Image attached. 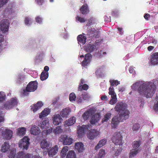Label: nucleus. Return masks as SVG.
<instances>
[{"instance_id":"nucleus-29","label":"nucleus","mask_w":158,"mask_h":158,"mask_svg":"<svg viewBox=\"0 0 158 158\" xmlns=\"http://www.w3.org/2000/svg\"><path fill=\"white\" fill-rule=\"evenodd\" d=\"M140 148H138L137 150L134 149H132L130 150V152L129 153V158H131L136 156L140 152Z\"/></svg>"},{"instance_id":"nucleus-2","label":"nucleus","mask_w":158,"mask_h":158,"mask_svg":"<svg viewBox=\"0 0 158 158\" xmlns=\"http://www.w3.org/2000/svg\"><path fill=\"white\" fill-rule=\"evenodd\" d=\"M127 104L122 102H118L114 107L115 111L118 112V117L115 116L112 119L111 126L115 128L119 122H123L128 118L130 112L127 109Z\"/></svg>"},{"instance_id":"nucleus-17","label":"nucleus","mask_w":158,"mask_h":158,"mask_svg":"<svg viewBox=\"0 0 158 158\" xmlns=\"http://www.w3.org/2000/svg\"><path fill=\"white\" fill-rule=\"evenodd\" d=\"M94 113L93 109L91 108L85 111L82 115V117L84 120H87L89 117Z\"/></svg>"},{"instance_id":"nucleus-41","label":"nucleus","mask_w":158,"mask_h":158,"mask_svg":"<svg viewBox=\"0 0 158 158\" xmlns=\"http://www.w3.org/2000/svg\"><path fill=\"white\" fill-rule=\"evenodd\" d=\"M111 114L110 113H107L104 116L102 119V122H107L110 118Z\"/></svg>"},{"instance_id":"nucleus-11","label":"nucleus","mask_w":158,"mask_h":158,"mask_svg":"<svg viewBox=\"0 0 158 158\" xmlns=\"http://www.w3.org/2000/svg\"><path fill=\"white\" fill-rule=\"evenodd\" d=\"M150 61L152 65L158 64V52L153 53L151 55Z\"/></svg>"},{"instance_id":"nucleus-18","label":"nucleus","mask_w":158,"mask_h":158,"mask_svg":"<svg viewBox=\"0 0 158 158\" xmlns=\"http://www.w3.org/2000/svg\"><path fill=\"white\" fill-rule=\"evenodd\" d=\"M88 128L86 126L83 125L82 127H78L77 134L80 137H81L84 134V132Z\"/></svg>"},{"instance_id":"nucleus-60","label":"nucleus","mask_w":158,"mask_h":158,"mask_svg":"<svg viewBox=\"0 0 158 158\" xmlns=\"http://www.w3.org/2000/svg\"><path fill=\"white\" fill-rule=\"evenodd\" d=\"M84 82V80L82 79H81V81L80 84V85H79V86L78 87V90H79V91H81L82 90V89L81 88V87L82 86V85L83 84Z\"/></svg>"},{"instance_id":"nucleus-19","label":"nucleus","mask_w":158,"mask_h":158,"mask_svg":"<svg viewBox=\"0 0 158 158\" xmlns=\"http://www.w3.org/2000/svg\"><path fill=\"white\" fill-rule=\"evenodd\" d=\"M40 131L39 127L35 125L32 126L30 129L31 134L35 135H39Z\"/></svg>"},{"instance_id":"nucleus-64","label":"nucleus","mask_w":158,"mask_h":158,"mask_svg":"<svg viewBox=\"0 0 158 158\" xmlns=\"http://www.w3.org/2000/svg\"><path fill=\"white\" fill-rule=\"evenodd\" d=\"M150 17V15L149 14H145L144 17V18L147 20H148L149 19V18Z\"/></svg>"},{"instance_id":"nucleus-49","label":"nucleus","mask_w":158,"mask_h":158,"mask_svg":"<svg viewBox=\"0 0 158 158\" xmlns=\"http://www.w3.org/2000/svg\"><path fill=\"white\" fill-rule=\"evenodd\" d=\"M16 154V151L15 149H13L10 151L9 155V158H14Z\"/></svg>"},{"instance_id":"nucleus-27","label":"nucleus","mask_w":158,"mask_h":158,"mask_svg":"<svg viewBox=\"0 0 158 158\" xmlns=\"http://www.w3.org/2000/svg\"><path fill=\"white\" fill-rule=\"evenodd\" d=\"M38 125L42 129L46 128L49 126V121L48 119L44 120V121H41Z\"/></svg>"},{"instance_id":"nucleus-25","label":"nucleus","mask_w":158,"mask_h":158,"mask_svg":"<svg viewBox=\"0 0 158 158\" xmlns=\"http://www.w3.org/2000/svg\"><path fill=\"white\" fill-rule=\"evenodd\" d=\"M75 118L74 117H73L64 122V125L65 127L72 125L75 123Z\"/></svg>"},{"instance_id":"nucleus-51","label":"nucleus","mask_w":158,"mask_h":158,"mask_svg":"<svg viewBox=\"0 0 158 158\" xmlns=\"http://www.w3.org/2000/svg\"><path fill=\"white\" fill-rule=\"evenodd\" d=\"M76 20L81 23H83L85 22V20L83 18L81 17L78 16H77L76 17Z\"/></svg>"},{"instance_id":"nucleus-13","label":"nucleus","mask_w":158,"mask_h":158,"mask_svg":"<svg viewBox=\"0 0 158 158\" xmlns=\"http://www.w3.org/2000/svg\"><path fill=\"white\" fill-rule=\"evenodd\" d=\"M92 57V55L90 53H88L86 54L83 60L81 63V65L84 67L87 66L90 62Z\"/></svg>"},{"instance_id":"nucleus-34","label":"nucleus","mask_w":158,"mask_h":158,"mask_svg":"<svg viewBox=\"0 0 158 158\" xmlns=\"http://www.w3.org/2000/svg\"><path fill=\"white\" fill-rule=\"evenodd\" d=\"M26 130V128L24 127L18 128L17 134L19 136H23L25 134Z\"/></svg>"},{"instance_id":"nucleus-21","label":"nucleus","mask_w":158,"mask_h":158,"mask_svg":"<svg viewBox=\"0 0 158 158\" xmlns=\"http://www.w3.org/2000/svg\"><path fill=\"white\" fill-rule=\"evenodd\" d=\"M86 37L83 35H80L77 37L78 43L81 45L84 44L86 42Z\"/></svg>"},{"instance_id":"nucleus-47","label":"nucleus","mask_w":158,"mask_h":158,"mask_svg":"<svg viewBox=\"0 0 158 158\" xmlns=\"http://www.w3.org/2000/svg\"><path fill=\"white\" fill-rule=\"evenodd\" d=\"M28 90H29L28 89H27V88L26 87L25 89H23L21 91V95L23 96L28 95L29 94V92H30V91Z\"/></svg>"},{"instance_id":"nucleus-61","label":"nucleus","mask_w":158,"mask_h":158,"mask_svg":"<svg viewBox=\"0 0 158 158\" xmlns=\"http://www.w3.org/2000/svg\"><path fill=\"white\" fill-rule=\"evenodd\" d=\"M36 2L39 5H41L44 2V0H35Z\"/></svg>"},{"instance_id":"nucleus-33","label":"nucleus","mask_w":158,"mask_h":158,"mask_svg":"<svg viewBox=\"0 0 158 158\" xmlns=\"http://www.w3.org/2000/svg\"><path fill=\"white\" fill-rule=\"evenodd\" d=\"M107 140L106 139H103L100 140L98 143L97 144L95 147V149L97 150L105 144Z\"/></svg>"},{"instance_id":"nucleus-43","label":"nucleus","mask_w":158,"mask_h":158,"mask_svg":"<svg viewBox=\"0 0 158 158\" xmlns=\"http://www.w3.org/2000/svg\"><path fill=\"white\" fill-rule=\"evenodd\" d=\"M105 155V150L104 149H101L96 157V158H102Z\"/></svg>"},{"instance_id":"nucleus-40","label":"nucleus","mask_w":158,"mask_h":158,"mask_svg":"<svg viewBox=\"0 0 158 158\" xmlns=\"http://www.w3.org/2000/svg\"><path fill=\"white\" fill-rule=\"evenodd\" d=\"M32 19L29 17H26L24 19V23L26 25H30L32 23Z\"/></svg>"},{"instance_id":"nucleus-32","label":"nucleus","mask_w":158,"mask_h":158,"mask_svg":"<svg viewBox=\"0 0 158 158\" xmlns=\"http://www.w3.org/2000/svg\"><path fill=\"white\" fill-rule=\"evenodd\" d=\"M50 111V110L49 109L45 108L40 114L39 118H42L43 117H46L49 114Z\"/></svg>"},{"instance_id":"nucleus-35","label":"nucleus","mask_w":158,"mask_h":158,"mask_svg":"<svg viewBox=\"0 0 158 158\" xmlns=\"http://www.w3.org/2000/svg\"><path fill=\"white\" fill-rule=\"evenodd\" d=\"M141 144V141L140 140L134 141L132 143V147L134 149H138L140 148H139Z\"/></svg>"},{"instance_id":"nucleus-54","label":"nucleus","mask_w":158,"mask_h":158,"mask_svg":"<svg viewBox=\"0 0 158 158\" xmlns=\"http://www.w3.org/2000/svg\"><path fill=\"white\" fill-rule=\"evenodd\" d=\"M119 148L118 149H117L115 152L114 155L116 156H118L122 151V149L121 148V146L120 147H119Z\"/></svg>"},{"instance_id":"nucleus-31","label":"nucleus","mask_w":158,"mask_h":158,"mask_svg":"<svg viewBox=\"0 0 158 158\" xmlns=\"http://www.w3.org/2000/svg\"><path fill=\"white\" fill-rule=\"evenodd\" d=\"M10 145L8 142H6L2 145L1 149V151L2 152H6L9 150Z\"/></svg>"},{"instance_id":"nucleus-4","label":"nucleus","mask_w":158,"mask_h":158,"mask_svg":"<svg viewBox=\"0 0 158 158\" xmlns=\"http://www.w3.org/2000/svg\"><path fill=\"white\" fill-rule=\"evenodd\" d=\"M18 101L16 98H13L4 104V107L6 110H9L16 105Z\"/></svg>"},{"instance_id":"nucleus-22","label":"nucleus","mask_w":158,"mask_h":158,"mask_svg":"<svg viewBox=\"0 0 158 158\" xmlns=\"http://www.w3.org/2000/svg\"><path fill=\"white\" fill-rule=\"evenodd\" d=\"M71 110L69 108H65L60 112V114L63 118H67L68 117Z\"/></svg>"},{"instance_id":"nucleus-63","label":"nucleus","mask_w":158,"mask_h":158,"mask_svg":"<svg viewBox=\"0 0 158 158\" xmlns=\"http://www.w3.org/2000/svg\"><path fill=\"white\" fill-rule=\"evenodd\" d=\"M101 99L102 101H106L108 100L107 97L106 95H102L101 97Z\"/></svg>"},{"instance_id":"nucleus-46","label":"nucleus","mask_w":158,"mask_h":158,"mask_svg":"<svg viewBox=\"0 0 158 158\" xmlns=\"http://www.w3.org/2000/svg\"><path fill=\"white\" fill-rule=\"evenodd\" d=\"M82 98L84 100H88L90 98V96L87 93H85L82 94Z\"/></svg>"},{"instance_id":"nucleus-62","label":"nucleus","mask_w":158,"mask_h":158,"mask_svg":"<svg viewBox=\"0 0 158 158\" xmlns=\"http://www.w3.org/2000/svg\"><path fill=\"white\" fill-rule=\"evenodd\" d=\"M129 70L130 73H131L134 74V73H135V70L133 67L131 66L129 68Z\"/></svg>"},{"instance_id":"nucleus-37","label":"nucleus","mask_w":158,"mask_h":158,"mask_svg":"<svg viewBox=\"0 0 158 158\" xmlns=\"http://www.w3.org/2000/svg\"><path fill=\"white\" fill-rule=\"evenodd\" d=\"M68 150L69 148L67 146H65L63 148L60 153V155L61 157L64 158L65 157L67 152L68 151Z\"/></svg>"},{"instance_id":"nucleus-20","label":"nucleus","mask_w":158,"mask_h":158,"mask_svg":"<svg viewBox=\"0 0 158 158\" xmlns=\"http://www.w3.org/2000/svg\"><path fill=\"white\" fill-rule=\"evenodd\" d=\"M101 118L100 115L99 114H96L93 115L90 120V122L92 124H95L98 122Z\"/></svg>"},{"instance_id":"nucleus-5","label":"nucleus","mask_w":158,"mask_h":158,"mask_svg":"<svg viewBox=\"0 0 158 158\" xmlns=\"http://www.w3.org/2000/svg\"><path fill=\"white\" fill-rule=\"evenodd\" d=\"M29 140L30 139L27 136L24 137L20 141L19 144V147L23 148V150H27L30 144Z\"/></svg>"},{"instance_id":"nucleus-3","label":"nucleus","mask_w":158,"mask_h":158,"mask_svg":"<svg viewBox=\"0 0 158 158\" xmlns=\"http://www.w3.org/2000/svg\"><path fill=\"white\" fill-rule=\"evenodd\" d=\"M112 140L117 146L118 145L119 147L122 146V136L120 132H115L113 135Z\"/></svg>"},{"instance_id":"nucleus-10","label":"nucleus","mask_w":158,"mask_h":158,"mask_svg":"<svg viewBox=\"0 0 158 158\" xmlns=\"http://www.w3.org/2000/svg\"><path fill=\"white\" fill-rule=\"evenodd\" d=\"M87 35L91 39L99 37V32L94 28H92L88 30L87 32Z\"/></svg>"},{"instance_id":"nucleus-59","label":"nucleus","mask_w":158,"mask_h":158,"mask_svg":"<svg viewBox=\"0 0 158 158\" xmlns=\"http://www.w3.org/2000/svg\"><path fill=\"white\" fill-rule=\"evenodd\" d=\"M89 86L88 85L86 84H84L82 85V86L81 87V88L82 89V90L83 89L84 90H86L88 89Z\"/></svg>"},{"instance_id":"nucleus-53","label":"nucleus","mask_w":158,"mask_h":158,"mask_svg":"<svg viewBox=\"0 0 158 158\" xmlns=\"http://www.w3.org/2000/svg\"><path fill=\"white\" fill-rule=\"evenodd\" d=\"M5 95L4 92H0V101H2L5 99Z\"/></svg>"},{"instance_id":"nucleus-45","label":"nucleus","mask_w":158,"mask_h":158,"mask_svg":"<svg viewBox=\"0 0 158 158\" xmlns=\"http://www.w3.org/2000/svg\"><path fill=\"white\" fill-rule=\"evenodd\" d=\"M109 81L111 86H114V85L117 86L120 84V82L117 80H111Z\"/></svg>"},{"instance_id":"nucleus-14","label":"nucleus","mask_w":158,"mask_h":158,"mask_svg":"<svg viewBox=\"0 0 158 158\" xmlns=\"http://www.w3.org/2000/svg\"><path fill=\"white\" fill-rule=\"evenodd\" d=\"M12 131L9 129H6L2 133V136L6 139H10L12 138Z\"/></svg>"},{"instance_id":"nucleus-55","label":"nucleus","mask_w":158,"mask_h":158,"mask_svg":"<svg viewBox=\"0 0 158 158\" xmlns=\"http://www.w3.org/2000/svg\"><path fill=\"white\" fill-rule=\"evenodd\" d=\"M35 21L37 23L40 24L42 22L43 19L40 16H38L35 17Z\"/></svg>"},{"instance_id":"nucleus-52","label":"nucleus","mask_w":158,"mask_h":158,"mask_svg":"<svg viewBox=\"0 0 158 158\" xmlns=\"http://www.w3.org/2000/svg\"><path fill=\"white\" fill-rule=\"evenodd\" d=\"M156 100L157 101V102L154 105V109L155 111H158V93L156 95Z\"/></svg>"},{"instance_id":"nucleus-9","label":"nucleus","mask_w":158,"mask_h":158,"mask_svg":"<svg viewBox=\"0 0 158 158\" xmlns=\"http://www.w3.org/2000/svg\"><path fill=\"white\" fill-rule=\"evenodd\" d=\"M16 158H39L38 156H35L33 157L31 154H27L22 152H19L18 153L16 156Z\"/></svg>"},{"instance_id":"nucleus-38","label":"nucleus","mask_w":158,"mask_h":158,"mask_svg":"<svg viewBox=\"0 0 158 158\" xmlns=\"http://www.w3.org/2000/svg\"><path fill=\"white\" fill-rule=\"evenodd\" d=\"M66 158H76L75 152L73 151H69L66 155Z\"/></svg>"},{"instance_id":"nucleus-50","label":"nucleus","mask_w":158,"mask_h":158,"mask_svg":"<svg viewBox=\"0 0 158 158\" xmlns=\"http://www.w3.org/2000/svg\"><path fill=\"white\" fill-rule=\"evenodd\" d=\"M76 98V96L74 93H71L69 96V99L70 101H75Z\"/></svg>"},{"instance_id":"nucleus-30","label":"nucleus","mask_w":158,"mask_h":158,"mask_svg":"<svg viewBox=\"0 0 158 158\" xmlns=\"http://www.w3.org/2000/svg\"><path fill=\"white\" fill-rule=\"evenodd\" d=\"M140 127V125L138 123H134L132 127L131 131L133 133H136L138 132Z\"/></svg>"},{"instance_id":"nucleus-16","label":"nucleus","mask_w":158,"mask_h":158,"mask_svg":"<svg viewBox=\"0 0 158 158\" xmlns=\"http://www.w3.org/2000/svg\"><path fill=\"white\" fill-rule=\"evenodd\" d=\"M58 151V147L57 145H56L52 147L51 149L48 150V155L49 157H52L55 155Z\"/></svg>"},{"instance_id":"nucleus-6","label":"nucleus","mask_w":158,"mask_h":158,"mask_svg":"<svg viewBox=\"0 0 158 158\" xmlns=\"http://www.w3.org/2000/svg\"><path fill=\"white\" fill-rule=\"evenodd\" d=\"M60 141L62 142L64 145H70L73 143V139L66 135H61L60 138Z\"/></svg>"},{"instance_id":"nucleus-42","label":"nucleus","mask_w":158,"mask_h":158,"mask_svg":"<svg viewBox=\"0 0 158 158\" xmlns=\"http://www.w3.org/2000/svg\"><path fill=\"white\" fill-rule=\"evenodd\" d=\"M63 131L62 129L60 126H57L56 129H54L53 131L56 135L61 133Z\"/></svg>"},{"instance_id":"nucleus-28","label":"nucleus","mask_w":158,"mask_h":158,"mask_svg":"<svg viewBox=\"0 0 158 158\" xmlns=\"http://www.w3.org/2000/svg\"><path fill=\"white\" fill-rule=\"evenodd\" d=\"M50 143L46 139H44L41 141L40 143L41 148L43 149L48 148L49 147Z\"/></svg>"},{"instance_id":"nucleus-8","label":"nucleus","mask_w":158,"mask_h":158,"mask_svg":"<svg viewBox=\"0 0 158 158\" xmlns=\"http://www.w3.org/2000/svg\"><path fill=\"white\" fill-rule=\"evenodd\" d=\"M99 134V132L95 129L89 130L87 134V137L91 140H93Z\"/></svg>"},{"instance_id":"nucleus-1","label":"nucleus","mask_w":158,"mask_h":158,"mask_svg":"<svg viewBox=\"0 0 158 158\" xmlns=\"http://www.w3.org/2000/svg\"><path fill=\"white\" fill-rule=\"evenodd\" d=\"M131 88L135 90H137L140 94L143 95L147 98H152L156 90V85L151 82H137L132 85Z\"/></svg>"},{"instance_id":"nucleus-36","label":"nucleus","mask_w":158,"mask_h":158,"mask_svg":"<svg viewBox=\"0 0 158 158\" xmlns=\"http://www.w3.org/2000/svg\"><path fill=\"white\" fill-rule=\"evenodd\" d=\"M96 48L95 45L93 44H89L86 47L85 50L88 52H92Z\"/></svg>"},{"instance_id":"nucleus-58","label":"nucleus","mask_w":158,"mask_h":158,"mask_svg":"<svg viewBox=\"0 0 158 158\" xmlns=\"http://www.w3.org/2000/svg\"><path fill=\"white\" fill-rule=\"evenodd\" d=\"M93 19L92 17H91L89 18L88 20V22L87 24V25L88 26H90L93 24Z\"/></svg>"},{"instance_id":"nucleus-23","label":"nucleus","mask_w":158,"mask_h":158,"mask_svg":"<svg viewBox=\"0 0 158 158\" xmlns=\"http://www.w3.org/2000/svg\"><path fill=\"white\" fill-rule=\"evenodd\" d=\"M80 10L83 15H86L88 14L89 13V10L87 4L83 5L80 8Z\"/></svg>"},{"instance_id":"nucleus-15","label":"nucleus","mask_w":158,"mask_h":158,"mask_svg":"<svg viewBox=\"0 0 158 158\" xmlns=\"http://www.w3.org/2000/svg\"><path fill=\"white\" fill-rule=\"evenodd\" d=\"M43 105V104L41 101H39L33 105L31 106V110L33 112H35Z\"/></svg>"},{"instance_id":"nucleus-26","label":"nucleus","mask_w":158,"mask_h":158,"mask_svg":"<svg viewBox=\"0 0 158 158\" xmlns=\"http://www.w3.org/2000/svg\"><path fill=\"white\" fill-rule=\"evenodd\" d=\"M62 118L59 114L54 115L53 120V123L55 125H59L61 122Z\"/></svg>"},{"instance_id":"nucleus-48","label":"nucleus","mask_w":158,"mask_h":158,"mask_svg":"<svg viewBox=\"0 0 158 158\" xmlns=\"http://www.w3.org/2000/svg\"><path fill=\"white\" fill-rule=\"evenodd\" d=\"M111 99H110L109 103L111 105H114L117 102V100L116 98V96L111 97Z\"/></svg>"},{"instance_id":"nucleus-44","label":"nucleus","mask_w":158,"mask_h":158,"mask_svg":"<svg viewBox=\"0 0 158 158\" xmlns=\"http://www.w3.org/2000/svg\"><path fill=\"white\" fill-rule=\"evenodd\" d=\"M109 94L110 95H111V97L116 96V94L115 93L114 91V89L113 87L111 86L109 88Z\"/></svg>"},{"instance_id":"nucleus-24","label":"nucleus","mask_w":158,"mask_h":158,"mask_svg":"<svg viewBox=\"0 0 158 158\" xmlns=\"http://www.w3.org/2000/svg\"><path fill=\"white\" fill-rule=\"evenodd\" d=\"M75 148L79 152H82L84 149V145L81 142L76 143L75 144Z\"/></svg>"},{"instance_id":"nucleus-12","label":"nucleus","mask_w":158,"mask_h":158,"mask_svg":"<svg viewBox=\"0 0 158 158\" xmlns=\"http://www.w3.org/2000/svg\"><path fill=\"white\" fill-rule=\"evenodd\" d=\"M37 87V82L36 81H31L27 85L26 88L30 92H34L36 90Z\"/></svg>"},{"instance_id":"nucleus-56","label":"nucleus","mask_w":158,"mask_h":158,"mask_svg":"<svg viewBox=\"0 0 158 158\" xmlns=\"http://www.w3.org/2000/svg\"><path fill=\"white\" fill-rule=\"evenodd\" d=\"M8 0H0V7H2L6 3Z\"/></svg>"},{"instance_id":"nucleus-7","label":"nucleus","mask_w":158,"mask_h":158,"mask_svg":"<svg viewBox=\"0 0 158 158\" xmlns=\"http://www.w3.org/2000/svg\"><path fill=\"white\" fill-rule=\"evenodd\" d=\"M9 24L8 19H4L2 21L0 24V27L3 33H5L8 31Z\"/></svg>"},{"instance_id":"nucleus-39","label":"nucleus","mask_w":158,"mask_h":158,"mask_svg":"<svg viewBox=\"0 0 158 158\" xmlns=\"http://www.w3.org/2000/svg\"><path fill=\"white\" fill-rule=\"evenodd\" d=\"M48 77V72H45L44 71H43L40 76V79L41 81H43L47 79Z\"/></svg>"},{"instance_id":"nucleus-57","label":"nucleus","mask_w":158,"mask_h":158,"mask_svg":"<svg viewBox=\"0 0 158 158\" xmlns=\"http://www.w3.org/2000/svg\"><path fill=\"white\" fill-rule=\"evenodd\" d=\"M104 21L105 22L108 23L110 22L111 20V17L109 16L108 17L106 15L104 17Z\"/></svg>"}]
</instances>
